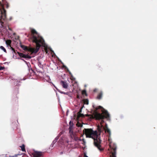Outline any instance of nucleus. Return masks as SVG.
I'll list each match as a JSON object with an SVG mask.
<instances>
[{"instance_id": "2", "label": "nucleus", "mask_w": 157, "mask_h": 157, "mask_svg": "<svg viewBox=\"0 0 157 157\" xmlns=\"http://www.w3.org/2000/svg\"><path fill=\"white\" fill-rule=\"evenodd\" d=\"M83 132L86 137L91 138L94 139V145L100 151L103 150V148H101L100 142V140L98 139L97 133L96 131H94L91 128H84Z\"/></svg>"}, {"instance_id": "1", "label": "nucleus", "mask_w": 157, "mask_h": 157, "mask_svg": "<svg viewBox=\"0 0 157 157\" xmlns=\"http://www.w3.org/2000/svg\"><path fill=\"white\" fill-rule=\"evenodd\" d=\"M94 109L95 114L94 116L96 120H101L100 122L101 126L104 123L103 120L104 118L108 119L109 117V115L108 111L105 110L100 106L98 107H95L94 105L93 106Z\"/></svg>"}, {"instance_id": "15", "label": "nucleus", "mask_w": 157, "mask_h": 157, "mask_svg": "<svg viewBox=\"0 0 157 157\" xmlns=\"http://www.w3.org/2000/svg\"><path fill=\"white\" fill-rule=\"evenodd\" d=\"M83 102L85 104L88 105L89 103V101L87 99H84L83 100Z\"/></svg>"}, {"instance_id": "7", "label": "nucleus", "mask_w": 157, "mask_h": 157, "mask_svg": "<svg viewBox=\"0 0 157 157\" xmlns=\"http://www.w3.org/2000/svg\"><path fill=\"white\" fill-rule=\"evenodd\" d=\"M73 126L71 125L70 126L69 128V133L72 139L74 138L75 141H78L79 139V138L78 137H77L74 133L73 131Z\"/></svg>"}, {"instance_id": "12", "label": "nucleus", "mask_w": 157, "mask_h": 157, "mask_svg": "<svg viewBox=\"0 0 157 157\" xmlns=\"http://www.w3.org/2000/svg\"><path fill=\"white\" fill-rule=\"evenodd\" d=\"M6 44L7 45H9L10 47L11 46V44L12 41L11 40H8L6 41Z\"/></svg>"}, {"instance_id": "20", "label": "nucleus", "mask_w": 157, "mask_h": 157, "mask_svg": "<svg viewBox=\"0 0 157 157\" xmlns=\"http://www.w3.org/2000/svg\"><path fill=\"white\" fill-rule=\"evenodd\" d=\"M10 48L13 51L14 53H16V52L14 48L12 47H11V46H10Z\"/></svg>"}, {"instance_id": "24", "label": "nucleus", "mask_w": 157, "mask_h": 157, "mask_svg": "<svg viewBox=\"0 0 157 157\" xmlns=\"http://www.w3.org/2000/svg\"><path fill=\"white\" fill-rule=\"evenodd\" d=\"M82 140V141L83 142V144H85L86 143L85 141V140L84 139H83Z\"/></svg>"}, {"instance_id": "5", "label": "nucleus", "mask_w": 157, "mask_h": 157, "mask_svg": "<svg viewBox=\"0 0 157 157\" xmlns=\"http://www.w3.org/2000/svg\"><path fill=\"white\" fill-rule=\"evenodd\" d=\"M98 130L100 133H101L103 132L104 131H105V132H107L108 133L109 136L110 135L111 132L108 128L107 124H105V127H104L102 125L101 126H98Z\"/></svg>"}, {"instance_id": "19", "label": "nucleus", "mask_w": 157, "mask_h": 157, "mask_svg": "<svg viewBox=\"0 0 157 157\" xmlns=\"http://www.w3.org/2000/svg\"><path fill=\"white\" fill-rule=\"evenodd\" d=\"M76 125L78 127H82V125L79 123H78L76 124Z\"/></svg>"}, {"instance_id": "16", "label": "nucleus", "mask_w": 157, "mask_h": 157, "mask_svg": "<svg viewBox=\"0 0 157 157\" xmlns=\"http://www.w3.org/2000/svg\"><path fill=\"white\" fill-rule=\"evenodd\" d=\"M56 89L60 93H61V94H67V93H65L64 92H63V91H61L60 90H58V89L57 88H56Z\"/></svg>"}, {"instance_id": "17", "label": "nucleus", "mask_w": 157, "mask_h": 157, "mask_svg": "<svg viewBox=\"0 0 157 157\" xmlns=\"http://www.w3.org/2000/svg\"><path fill=\"white\" fill-rule=\"evenodd\" d=\"M0 48L2 50L5 52L6 53V49H5V48L3 46H1L0 47Z\"/></svg>"}, {"instance_id": "27", "label": "nucleus", "mask_w": 157, "mask_h": 157, "mask_svg": "<svg viewBox=\"0 0 157 157\" xmlns=\"http://www.w3.org/2000/svg\"><path fill=\"white\" fill-rule=\"evenodd\" d=\"M8 5H6V7L7 8H8Z\"/></svg>"}, {"instance_id": "26", "label": "nucleus", "mask_w": 157, "mask_h": 157, "mask_svg": "<svg viewBox=\"0 0 157 157\" xmlns=\"http://www.w3.org/2000/svg\"><path fill=\"white\" fill-rule=\"evenodd\" d=\"M78 140H79V141H81L82 140L81 139L79 138V139Z\"/></svg>"}, {"instance_id": "4", "label": "nucleus", "mask_w": 157, "mask_h": 157, "mask_svg": "<svg viewBox=\"0 0 157 157\" xmlns=\"http://www.w3.org/2000/svg\"><path fill=\"white\" fill-rule=\"evenodd\" d=\"M20 47L24 50L28 51L32 53H36L38 52L40 47H37V45L36 44V48H28L27 46L20 44Z\"/></svg>"}, {"instance_id": "9", "label": "nucleus", "mask_w": 157, "mask_h": 157, "mask_svg": "<svg viewBox=\"0 0 157 157\" xmlns=\"http://www.w3.org/2000/svg\"><path fill=\"white\" fill-rule=\"evenodd\" d=\"M19 56L21 57L24 58H25L27 59H31V56H30L28 55H25L23 53H20L19 52H17Z\"/></svg>"}, {"instance_id": "13", "label": "nucleus", "mask_w": 157, "mask_h": 157, "mask_svg": "<svg viewBox=\"0 0 157 157\" xmlns=\"http://www.w3.org/2000/svg\"><path fill=\"white\" fill-rule=\"evenodd\" d=\"M21 148V150L23 151H25V145L24 144H23L21 146H20Z\"/></svg>"}, {"instance_id": "8", "label": "nucleus", "mask_w": 157, "mask_h": 157, "mask_svg": "<svg viewBox=\"0 0 157 157\" xmlns=\"http://www.w3.org/2000/svg\"><path fill=\"white\" fill-rule=\"evenodd\" d=\"M34 157H43V153L40 151H36L33 154Z\"/></svg>"}, {"instance_id": "10", "label": "nucleus", "mask_w": 157, "mask_h": 157, "mask_svg": "<svg viewBox=\"0 0 157 157\" xmlns=\"http://www.w3.org/2000/svg\"><path fill=\"white\" fill-rule=\"evenodd\" d=\"M60 82L63 88L65 89H67V88L68 85L66 82H65L63 81H61Z\"/></svg>"}, {"instance_id": "14", "label": "nucleus", "mask_w": 157, "mask_h": 157, "mask_svg": "<svg viewBox=\"0 0 157 157\" xmlns=\"http://www.w3.org/2000/svg\"><path fill=\"white\" fill-rule=\"evenodd\" d=\"M81 112V110L78 113V117H83L84 115L83 114H81L80 112Z\"/></svg>"}, {"instance_id": "22", "label": "nucleus", "mask_w": 157, "mask_h": 157, "mask_svg": "<svg viewBox=\"0 0 157 157\" xmlns=\"http://www.w3.org/2000/svg\"><path fill=\"white\" fill-rule=\"evenodd\" d=\"M63 67H65V69H67V71H69V70L67 68V67L65 66H63Z\"/></svg>"}, {"instance_id": "23", "label": "nucleus", "mask_w": 157, "mask_h": 157, "mask_svg": "<svg viewBox=\"0 0 157 157\" xmlns=\"http://www.w3.org/2000/svg\"><path fill=\"white\" fill-rule=\"evenodd\" d=\"M77 98L78 99H80V97L78 94L77 95Z\"/></svg>"}, {"instance_id": "18", "label": "nucleus", "mask_w": 157, "mask_h": 157, "mask_svg": "<svg viewBox=\"0 0 157 157\" xmlns=\"http://www.w3.org/2000/svg\"><path fill=\"white\" fill-rule=\"evenodd\" d=\"M82 94L83 95H85L86 96L87 95L86 92V90H83L82 91Z\"/></svg>"}, {"instance_id": "11", "label": "nucleus", "mask_w": 157, "mask_h": 157, "mask_svg": "<svg viewBox=\"0 0 157 157\" xmlns=\"http://www.w3.org/2000/svg\"><path fill=\"white\" fill-rule=\"evenodd\" d=\"M102 92H100L98 94L97 97V98L98 99H100L102 98Z\"/></svg>"}, {"instance_id": "25", "label": "nucleus", "mask_w": 157, "mask_h": 157, "mask_svg": "<svg viewBox=\"0 0 157 157\" xmlns=\"http://www.w3.org/2000/svg\"><path fill=\"white\" fill-rule=\"evenodd\" d=\"M18 155H14L13 156H10V157H15L17 156Z\"/></svg>"}, {"instance_id": "6", "label": "nucleus", "mask_w": 157, "mask_h": 157, "mask_svg": "<svg viewBox=\"0 0 157 157\" xmlns=\"http://www.w3.org/2000/svg\"><path fill=\"white\" fill-rule=\"evenodd\" d=\"M109 145L111 149V155H110V157H117L116 156L117 150V146L115 144H113V146H112L110 144Z\"/></svg>"}, {"instance_id": "3", "label": "nucleus", "mask_w": 157, "mask_h": 157, "mask_svg": "<svg viewBox=\"0 0 157 157\" xmlns=\"http://www.w3.org/2000/svg\"><path fill=\"white\" fill-rule=\"evenodd\" d=\"M31 39L32 42L36 44L37 47H44L45 43L43 38L39 36L37 32L33 29H31Z\"/></svg>"}, {"instance_id": "21", "label": "nucleus", "mask_w": 157, "mask_h": 157, "mask_svg": "<svg viewBox=\"0 0 157 157\" xmlns=\"http://www.w3.org/2000/svg\"><path fill=\"white\" fill-rule=\"evenodd\" d=\"M4 69H5L4 67H2V66H0V71H1L2 70H3Z\"/></svg>"}]
</instances>
